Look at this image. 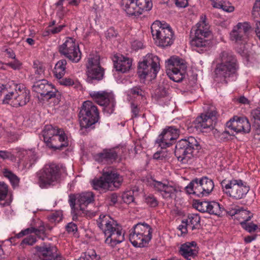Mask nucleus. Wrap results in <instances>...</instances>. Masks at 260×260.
<instances>
[{
  "mask_svg": "<svg viewBox=\"0 0 260 260\" xmlns=\"http://www.w3.org/2000/svg\"><path fill=\"white\" fill-rule=\"evenodd\" d=\"M250 213L249 211L243 210V208H241V209H239L236 218L240 222V221L246 219L248 216H250Z\"/></svg>",
  "mask_w": 260,
  "mask_h": 260,
  "instance_id": "nucleus-46",
  "label": "nucleus"
},
{
  "mask_svg": "<svg viewBox=\"0 0 260 260\" xmlns=\"http://www.w3.org/2000/svg\"><path fill=\"white\" fill-rule=\"evenodd\" d=\"M60 130L62 129L54 127L52 125H45L42 132V135L46 144L48 143L55 135L59 134Z\"/></svg>",
  "mask_w": 260,
  "mask_h": 260,
  "instance_id": "nucleus-32",
  "label": "nucleus"
},
{
  "mask_svg": "<svg viewBox=\"0 0 260 260\" xmlns=\"http://www.w3.org/2000/svg\"><path fill=\"white\" fill-rule=\"evenodd\" d=\"M94 195L92 192L87 191L82 192L80 194H70L69 196V203L71 209L74 212L78 210L76 207V201L79 205L80 210L84 211L83 206H86L89 204L94 201Z\"/></svg>",
  "mask_w": 260,
  "mask_h": 260,
  "instance_id": "nucleus-18",
  "label": "nucleus"
},
{
  "mask_svg": "<svg viewBox=\"0 0 260 260\" xmlns=\"http://www.w3.org/2000/svg\"><path fill=\"white\" fill-rule=\"evenodd\" d=\"M29 100V90L25 87H22V89L19 87L15 90V96L11 102V105L14 107L23 106L28 103Z\"/></svg>",
  "mask_w": 260,
  "mask_h": 260,
  "instance_id": "nucleus-25",
  "label": "nucleus"
},
{
  "mask_svg": "<svg viewBox=\"0 0 260 260\" xmlns=\"http://www.w3.org/2000/svg\"><path fill=\"white\" fill-rule=\"evenodd\" d=\"M35 249L39 253L41 260H62L60 255L57 253V248L50 244L36 246Z\"/></svg>",
  "mask_w": 260,
  "mask_h": 260,
  "instance_id": "nucleus-22",
  "label": "nucleus"
},
{
  "mask_svg": "<svg viewBox=\"0 0 260 260\" xmlns=\"http://www.w3.org/2000/svg\"><path fill=\"white\" fill-rule=\"evenodd\" d=\"M166 182L167 181L163 182L153 180L150 185L155 191L159 192L163 198H173L176 196V188Z\"/></svg>",
  "mask_w": 260,
  "mask_h": 260,
  "instance_id": "nucleus-21",
  "label": "nucleus"
},
{
  "mask_svg": "<svg viewBox=\"0 0 260 260\" xmlns=\"http://www.w3.org/2000/svg\"><path fill=\"white\" fill-rule=\"evenodd\" d=\"M115 58L114 60V67L116 71L125 73L131 68L132 60L129 58L121 55L120 57H115Z\"/></svg>",
  "mask_w": 260,
  "mask_h": 260,
  "instance_id": "nucleus-30",
  "label": "nucleus"
},
{
  "mask_svg": "<svg viewBox=\"0 0 260 260\" xmlns=\"http://www.w3.org/2000/svg\"><path fill=\"white\" fill-rule=\"evenodd\" d=\"M97 224L99 228L103 230L104 234H108L109 230L113 229L114 225H117L115 221L111 219L110 216L101 215L96 221Z\"/></svg>",
  "mask_w": 260,
  "mask_h": 260,
  "instance_id": "nucleus-29",
  "label": "nucleus"
},
{
  "mask_svg": "<svg viewBox=\"0 0 260 260\" xmlns=\"http://www.w3.org/2000/svg\"><path fill=\"white\" fill-rule=\"evenodd\" d=\"M49 220L51 222H59L61 218L59 216V213L58 212H55L52 213L48 216Z\"/></svg>",
  "mask_w": 260,
  "mask_h": 260,
  "instance_id": "nucleus-56",
  "label": "nucleus"
},
{
  "mask_svg": "<svg viewBox=\"0 0 260 260\" xmlns=\"http://www.w3.org/2000/svg\"><path fill=\"white\" fill-rule=\"evenodd\" d=\"M86 69V81L88 83H94L103 79L104 70L100 65L99 56L90 55Z\"/></svg>",
  "mask_w": 260,
  "mask_h": 260,
  "instance_id": "nucleus-12",
  "label": "nucleus"
},
{
  "mask_svg": "<svg viewBox=\"0 0 260 260\" xmlns=\"http://www.w3.org/2000/svg\"><path fill=\"white\" fill-rule=\"evenodd\" d=\"M217 112L214 106H210L205 114H201L193 121L194 127L197 130L207 132L208 130L212 129L216 120Z\"/></svg>",
  "mask_w": 260,
  "mask_h": 260,
  "instance_id": "nucleus-11",
  "label": "nucleus"
},
{
  "mask_svg": "<svg viewBox=\"0 0 260 260\" xmlns=\"http://www.w3.org/2000/svg\"><path fill=\"white\" fill-rule=\"evenodd\" d=\"M159 59L155 55L150 54L146 56L138 66L137 75L141 80H145L147 77L150 79L156 78L159 70Z\"/></svg>",
  "mask_w": 260,
  "mask_h": 260,
  "instance_id": "nucleus-7",
  "label": "nucleus"
},
{
  "mask_svg": "<svg viewBox=\"0 0 260 260\" xmlns=\"http://www.w3.org/2000/svg\"><path fill=\"white\" fill-rule=\"evenodd\" d=\"M15 96V92H11L5 95L4 99L3 100V103L5 104H10L12 101L14 99Z\"/></svg>",
  "mask_w": 260,
  "mask_h": 260,
  "instance_id": "nucleus-58",
  "label": "nucleus"
},
{
  "mask_svg": "<svg viewBox=\"0 0 260 260\" xmlns=\"http://www.w3.org/2000/svg\"><path fill=\"white\" fill-rule=\"evenodd\" d=\"M107 199L109 200V205L113 206L118 202V195L116 193H112L107 196Z\"/></svg>",
  "mask_w": 260,
  "mask_h": 260,
  "instance_id": "nucleus-54",
  "label": "nucleus"
},
{
  "mask_svg": "<svg viewBox=\"0 0 260 260\" xmlns=\"http://www.w3.org/2000/svg\"><path fill=\"white\" fill-rule=\"evenodd\" d=\"M221 63L217 64L214 70V80L217 83L228 84L229 79L234 75L238 66L236 57L229 50L223 51L219 55Z\"/></svg>",
  "mask_w": 260,
  "mask_h": 260,
  "instance_id": "nucleus-1",
  "label": "nucleus"
},
{
  "mask_svg": "<svg viewBox=\"0 0 260 260\" xmlns=\"http://www.w3.org/2000/svg\"><path fill=\"white\" fill-rule=\"evenodd\" d=\"M221 185L226 194L236 200L243 198L249 190V187L244 185L240 179H232L228 182L223 180Z\"/></svg>",
  "mask_w": 260,
  "mask_h": 260,
  "instance_id": "nucleus-10",
  "label": "nucleus"
},
{
  "mask_svg": "<svg viewBox=\"0 0 260 260\" xmlns=\"http://www.w3.org/2000/svg\"><path fill=\"white\" fill-rule=\"evenodd\" d=\"M11 62L6 63L5 64L14 70H19L22 68V63L18 59H13Z\"/></svg>",
  "mask_w": 260,
  "mask_h": 260,
  "instance_id": "nucleus-45",
  "label": "nucleus"
},
{
  "mask_svg": "<svg viewBox=\"0 0 260 260\" xmlns=\"http://www.w3.org/2000/svg\"><path fill=\"white\" fill-rule=\"evenodd\" d=\"M152 229L149 224L138 223L131 230L129 239L135 247H144L152 239Z\"/></svg>",
  "mask_w": 260,
  "mask_h": 260,
  "instance_id": "nucleus-6",
  "label": "nucleus"
},
{
  "mask_svg": "<svg viewBox=\"0 0 260 260\" xmlns=\"http://www.w3.org/2000/svg\"><path fill=\"white\" fill-rule=\"evenodd\" d=\"M80 134L86 135L95 128L100 119L97 107L91 101L83 102L78 114Z\"/></svg>",
  "mask_w": 260,
  "mask_h": 260,
  "instance_id": "nucleus-2",
  "label": "nucleus"
},
{
  "mask_svg": "<svg viewBox=\"0 0 260 260\" xmlns=\"http://www.w3.org/2000/svg\"><path fill=\"white\" fill-rule=\"evenodd\" d=\"M67 62L66 59H60L55 64L53 73L56 78H61L66 73Z\"/></svg>",
  "mask_w": 260,
  "mask_h": 260,
  "instance_id": "nucleus-34",
  "label": "nucleus"
},
{
  "mask_svg": "<svg viewBox=\"0 0 260 260\" xmlns=\"http://www.w3.org/2000/svg\"><path fill=\"white\" fill-rule=\"evenodd\" d=\"M126 150L125 147L121 148H112L109 149H104L101 153L96 155V160L99 162H107L112 163L115 161L118 157V154L120 152H123Z\"/></svg>",
  "mask_w": 260,
  "mask_h": 260,
  "instance_id": "nucleus-23",
  "label": "nucleus"
},
{
  "mask_svg": "<svg viewBox=\"0 0 260 260\" xmlns=\"http://www.w3.org/2000/svg\"><path fill=\"white\" fill-rule=\"evenodd\" d=\"M258 13L260 16V0H255L253 7V15Z\"/></svg>",
  "mask_w": 260,
  "mask_h": 260,
  "instance_id": "nucleus-61",
  "label": "nucleus"
},
{
  "mask_svg": "<svg viewBox=\"0 0 260 260\" xmlns=\"http://www.w3.org/2000/svg\"><path fill=\"white\" fill-rule=\"evenodd\" d=\"M109 182L105 179V176L103 175L98 178H94L91 181V184L93 188L95 190H100L101 189L109 190Z\"/></svg>",
  "mask_w": 260,
  "mask_h": 260,
  "instance_id": "nucleus-36",
  "label": "nucleus"
},
{
  "mask_svg": "<svg viewBox=\"0 0 260 260\" xmlns=\"http://www.w3.org/2000/svg\"><path fill=\"white\" fill-rule=\"evenodd\" d=\"M251 26L248 22H239L230 34V39L237 44L245 42Z\"/></svg>",
  "mask_w": 260,
  "mask_h": 260,
  "instance_id": "nucleus-20",
  "label": "nucleus"
},
{
  "mask_svg": "<svg viewBox=\"0 0 260 260\" xmlns=\"http://www.w3.org/2000/svg\"><path fill=\"white\" fill-rule=\"evenodd\" d=\"M66 172V169L61 165L54 163L46 164L38 174V184L42 188H46L60 181L61 176Z\"/></svg>",
  "mask_w": 260,
  "mask_h": 260,
  "instance_id": "nucleus-4",
  "label": "nucleus"
},
{
  "mask_svg": "<svg viewBox=\"0 0 260 260\" xmlns=\"http://www.w3.org/2000/svg\"><path fill=\"white\" fill-rule=\"evenodd\" d=\"M187 228H189L188 223L185 220H182V224L179 225L178 229L181 232L182 234H186L187 233Z\"/></svg>",
  "mask_w": 260,
  "mask_h": 260,
  "instance_id": "nucleus-60",
  "label": "nucleus"
},
{
  "mask_svg": "<svg viewBox=\"0 0 260 260\" xmlns=\"http://www.w3.org/2000/svg\"><path fill=\"white\" fill-rule=\"evenodd\" d=\"M93 100L103 107V111L110 115L113 113L116 102L112 94L106 91H92L89 93Z\"/></svg>",
  "mask_w": 260,
  "mask_h": 260,
  "instance_id": "nucleus-14",
  "label": "nucleus"
},
{
  "mask_svg": "<svg viewBox=\"0 0 260 260\" xmlns=\"http://www.w3.org/2000/svg\"><path fill=\"white\" fill-rule=\"evenodd\" d=\"M37 241L36 238L35 236H29L26 238H25L21 242V245H34Z\"/></svg>",
  "mask_w": 260,
  "mask_h": 260,
  "instance_id": "nucleus-50",
  "label": "nucleus"
},
{
  "mask_svg": "<svg viewBox=\"0 0 260 260\" xmlns=\"http://www.w3.org/2000/svg\"><path fill=\"white\" fill-rule=\"evenodd\" d=\"M3 173L4 176L10 180L13 188L18 186L20 179L15 174L7 169H5Z\"/></svg>",
  "mask_w": 260,
  "mask_h": 260,
  "instance_id": "nucleus-41",
  "label": "nucleus"
},
{
  "mask_svg": "<svg viewBox=\"0 0 260 260\" xmlns=\"http://www.w3.org/2000/svg\"><path fill=\"white\" fill-rule=\"evenodd\" d=\"M219 9H222L223 11L228 12H232L234 10V7L230 5V4H226L225 2H223L222 4V7H221Z\"/></svg>",
  "mask_w": 260,
  "mask_h": 260,
  "instance_id": "nucleus-59",
  "label": "nucleus"
},
{
  "mask_svg": "<svg viewBox=\"0 0 260 260\" xmlns=\"http://www.w3.org/2000/svg\"><path fill=\"white\" fill-rule=\"evenodd\" d=\"M206 19L205 16L201 17V20L197 24L195 37L190 41V44L192 47L201 48V51L207 50L211 44L210 40L206 39L211 34L209 30V26L206 22Z\"/></svg>",
  "mask_w": 260,
  "mask_h": 260,
  "instance_id": "nucleus-8",
  "label": "nucleus"
},
{
  "mask_svg": "<svg viewBox=\"0 0 260 260\" xmlns=\"http://www.w3.org/2000/svg\"><path fill=\"white\" fill-rule=\"evenodd\" d=\"M145 202L150 207H156L158 205V201L153 194L145 196Z\"/></svg>",
  "mask_w": 260,
  "mask_h": 260,
  "instance_id": "nucleus-43",
  "label": "nucleus"
},
{
  "mask_svg": "<svg viewBox=\"0 0 260 260\" xmlns=\"http://www.w3.org/2000/svg\"><path fill=\"white\" fill-rule=\"evenodd\" d=\"M201 149L199 142L190 136L178 141L175 146V155L182 164H188Z\"/></svg>",
  "mask_w": 260,
  "mask_h": 260,
  "instance_id": "nucleus-3",
  "label": "nucleus"
},
{
  "mask_svg": "<svg viewBox=\"0 0 260 260\" xmlns=\"http://www.w3.org/2000/svg\"><path fill=\"white\" fill-rule=\"evenodd\" d=\"M128 93L133 95L143 96L144 91L141 88L140 86L133 87L128 90Z\"/></svg>",
  "mask_w": 260,
  "mask_h": 260,
  "instance_id": "nucleus-51",
  "label": "nucleus"
},
{
  "mask_svg": "<svg viewBox=\"0 0 260 260\" xmlns=\"http://www.w3.org/2000/svg\"><path fill=\"white\" fill-rule=\"evenodd\" d=\"M198 248L195 241L186 242L180 247L179 253L186 260H191L197 256Z\"/></svg>",
  "mask_w": 260,
  "mask_h": 260,
  "instance_id": "nucleus-28",
  "label": "nucleus"
},
{
  "mask_svg": "<svg viewBox=\"0 0 260 260\" xmlns=\"http://www.w3.org/2000/svg\"><path fill=\"white\" fill-rule=\"evenodd\" d=\"M103 175L105 176V179L109 182V190H113L118 189L122 185L123 181V177L115 171L110 170L104 171Z\"/></svg>",
  "mask_w": 260,
  "mask_h": 260,
  "instance_id": "nucleus-27",
  "label": "nucleus"
},
{
  "mask_svg": "<svg viewBox=\"0 0 260 260\" xmlns=\"http://www.w3.org/2000/svg\"><path fill=\"white\" fill-rule=\"evenodd\" d=\"M161 149V150L157 151L153 154V157L154 159L162 160L167 157L168 152L166 149Z\"/></svg>",
  "mask_w": 260,
  "mask_h": 260,
  "instance_id": "nucleus-48",
  "label": "nucleus"
},
{
  "mask_svg": "<svg viewBox=\"0 0 260 260\" xmlns=\"http://www.w3.org/2000/svg\"><path fill=\"white\" fill-rule=\"evenodd\" d=\"M180 130L176 126H171L165 128L155 141L161 149H166L172 145L174 141L178 138Z\"/></svg>",
  "mask_w": 260,
  "mask_h": 260,
  "instance_id": "nucleus-17",
  "label": "nucleus"
},
{
  "mask_svg": "<svg viewBox=\"0 0 260 260\" xmlns=\"http://www.w3.org/2000/svg\"><path fill=\"white\" fill-rule=\"evenodd\" d=\"M46 145L54 150H62L69 145L68 137L63 130H60L59 134L55 135Z\"/></svg>",
  "mask_w": 260,
  "mask_h": 260,
  "instance_id": "nucleus-24",
  "label": "nucleus"
},
{
  "mask_svg": "<svg viewBox=\"0 0 260 260\" xmlns=\"http://www.w3.org/2000/svg\"><path fill=\"white\" fill-rule=\"evenodd\" d=\"M214 184L213 180L206 176L201 178H195L185 187L188 194H193L197 197L209 195L213 190Z\"/></svg>",
  "mask_w": 260,
  "mask_h": 260,
  "instance_id": "nucleus-9",
  "label": "nucleus"
},
{
  "mask_svg": "<svg viewBox=\"0 0 260 260\" xmlns=\"http://www.w3.org/2000/svg\"><path fill=\"white\" fill-rule=\"evenodd\" d=\"M252 217V216H248L246 219L240 221V224L242 227L249 233L255 231L257 228L258 226L253 223H247V221H249Z\"/></svg>",
  "mask_w": 260,
  "mask_h": 260,
  "instance_id": "nucleus-42",
  "label": "nucleus"
},
{
  "mask_svg": "<svg viewBox=\"0 0 260 260\" xmlns=\"http://www.w3.org/2000/svg\"><path fill=\"white\" fill-rule=\"evenodd\" d=\"M66 229L69 233L75 234L76 232H77L78 228L76 224L71 222L68 223L66 226Z\"/></svg>",
  "mask_w": 260,
  "mask_h": 260,
  "instance_id": "nucleus-53",
  "label": "nucleus"
},
{
  "mask_svg": "<svg viewBox=\"0 0 260 260\" xmlns=\"http://www.w3.org/2000/svg\"><path fill=\"white\" fill-rule=\"evenodd\" d=\"M117 32L113 27H110L106 32V37L107 38L111 39L117 37Z\"/></svg>",
  "mask_w": 260,
  "mask_h": 260,
  "instance_id": "nucleus-57",
  "label": "nucleus"
},
{
  "mask_svg": "<svg viewBox=\"0 0 260 260\" xmlns=\"http://www.w3.org/2000/svg\"><path fill=\"white\" fill-rule=\"evenodd\" d=\"M207 213L210 214L220 217L224 215L225 209L217 202L209 201Z\"/></svg>",
  "mask_w": 260,
  "mask_h": 260,
  "instance_id": "nucleus-33",
  "label": "nucleus"
},
{
  "mask_svg": "<svg viewBox=\"0 0 260 260\" xmlns=\"http://www.w3.org/2000/svg\"><path fill=\"white\" fill-rule=\"evenodd\" d=\"M252 117V127L255 132L257 134H260V108H257L253 109L251 112Z\"/></svg>",
  "mask_w": 260,
  "mask_h": 260,
  "instance_id": "nucleus-35",
  "label": "nucleus"
},
{
  "mask_svg": "<svg viewBox=\"0 0 260 260\" xmlns=\"http://www.w3.org/2000/svg\"><path fill=\"white\" fill-rule=\"evenodd\" d=\"M135 2L137 5V8L139 10L140 14H142L144 11L150 10L152 7L151 0H135Z\"/></svg>",
  "mask_w": 260,
  "mask_h": 260,
  "instance_id": "nucleus-38",
  "label": "nucleus"
},
{
  "mask_svg": "<svg viewBox=\"0 0 260 260\" xmlns=\"http://www.w3.org/2000/svg\"><path fill=\"white\" fill-rule=\"evenodd\" d=\"M239 209L237 208H232L229 209V210H225L224 211V214L226 213V214L233 216H237V215L239 212Z\"/></svg>",
  "mask_w": 260,
  "mask_h": 260,
  "instance_id": "nucleus-62",
  "label": "nucleus"
},
{
  "mask_svg": "<svg viewBox=\"0 0 260 260\" xmlns=\"http://www.w3.org/2000/svg\"><path fill=\"white\" fill-rule=\"evenodd\" d=\"M59 82L60 84L64 86H72L74 84V81L73 79L70 78H63V77L59 79Z\"/></svg>",
  "mask_w": 260,
  "mask_h": 260,
  "instance_id": "nucleus-52",
  "label": "nucleus"
},
{
  "mask_svg": "<svg viewBox=\"0 0 260 260\" xmlns=\"http://www.w3.org/2000/svg\"><path fill=\"white\" fill-rule=\"evenodd\" d=\"M134 192L132 190H128L123 192L121 196V198L124 203L129 204L134 201V197L133 196Z\"/></svg>",
  "mask_w": 260,
  "mask_h": 260,
  "instance_id": "nucleus-44",
  "label": "nucleus"
},
{
  "mask_svg": "<svg viewBox=\"0 0 260 260\" xmlns=\"http://www.w3.org/2000/svg\"><path fill=\"white\" fill-rule=\"evenodd\" d=\"M185 65L179 57H172L168 61L166 73L174 82H181L185 76Z\"/></svg>",
  "mask_w": 260,
  "mask_h": 260,
  "instance_id": "nucleus-13",
  "label": "nucleus"
},
{
  "mask_svg": "<svg viewBox=\"0 0 260 260\" xmlns=\"http://www.w3.org/2000/svg\"><path fill=\"white\" fill-rule=\"evenodd\" d=\"M65 27V25H60L58 27H55L53 28H50L48 30L49 32L52 34H55L61 31V30Z\"/></svg>",
  "mask_w": 260,
  "mask_h": 260,
  "instance_id": "nucleus-63",
  "label": "nucleus"
},
{
  "mask_svg": "<svg viewBox=\"0 0 260 260\" xmlns=\"http://www.w3.org/2000/svg\"><path fill=\"white\" fill-rule=\"evenodd\" d=\"M34 68L36 69L35 72V77H34L35 80L40 79V78L44 77L45 67L43 63L36 60L34 62Z\"/></svg>",
  "mask_w": 260,
  "mask_h": 260,
  "instance_id": "nucleus-39",
  "label": "nucleus"
},
{
  "mask_svg": "<svg viewBox=\"0 0 260 260\" xmlns=\"http://www.w3.org/2000/svg\"><path fill=\"white\" fill-rule=\"evenodd\" d=\"M34 228H27L24 230H22L19 233L16 235L17 238H20L24 236L28 235L31 233H34Z\"/></svg>",
  "mask_w": 260,
  "mask_h": 260,
  "instance_id": "nucleus-55",
  "label": "nucleus"
},
{
  "mask_svg": "<svg viewBox=\"0 0 260 260\" xmlns=\"http://www.w3.org/2000/svg\"><path fill=\"white\" fill-rule=\"evenodd\" d=\"M8 192V186L4 182H0V201L4 200Z\"/></svg>",
  "mask_w": 260,
  "mask_h": 260,
  "instance_id": "nucleus-47",
  "label": "nucleus"
},
{
  "mask_svg": "<svg viewBox=\"0 0 260 260\" xmlns=\"http://www.w3.org/2000/svg\"><path fill=\"white\" fill-rule=\"evenodd\" d=\"M176 5L180 8H185L187 6V0H173Z\"/></svg>",
  "mask_w": 260,
  "mask_h": 260,
  "instance_id": "nucleus-64",
  "label": "nucleus"
},
{
  "mask_svg": "<svg viewBox=\"0 0 260 260\" xmlns=\"http://www.w3.org/2000/svg\"><path fill=\"white\" fill-rule=\"evenodd\" d=\"M117 225H114L113 229L108 231L109 233L105 234L106 237L105 243L112 247H114L117 244L121 243L124 240V235L122 234L121 230Z\"/></svg>",
  "mask_w": 260,
  "mask_h": 260,
  "instance_id": "nucleus-26",
  "label": "nucleus"
},
{
  "mask_svg": "<svg viewBox=\"0 0 260 260\" xmlns=\"http://www.w3.org/2000/svg\"><path fill=\"white\" fill-rule=\"evenodd\" d=\"M58 51L61 54L75 62H78L81 57L79 46L72 38H67L64 43L59 46Z\"/></svg>",
  "mask_w": 260,
  "mask_h": 260,
  "instance_id": "nucleus-15",
  "label": "nucleus"
},
{
  "mask_svg": "<svg viewBox=\"0 0 260 260\" xmlns=\"http://www.w3.org/2000/svg\"><path fill=\"white\" fill-rule=\"evenodd\" d=\"M32 88L34 91L40 93L42 98L47 100L55 98L57 92L54 87L44 79L36 80Z\"/></svg>",
  "mask_w": 260,
  "mask_h": 260,
  "instance_id": "nucleus-19",
  "label": "nucleus"
},
{
  "mask_svg": "<svg viewBox=\"0 0 260 260\" xmlns=\"http://www.w3.org/2000/svg\"><path fill=\"white\" fill-rule=\"evenodd\" d=\"M200 216L198 214H190L188 215L187 218L185 220L188 223V227L191 230L199 229L200 227Z\"/></svg>",
  "mask_w": 260,
  "mask_h": 260,
  "instance_id": "nucleus-37",
  "label": "nucleus"
},
{
  "mask_svg": "<svg viewBox=\"0 0 260 260\" xmlns=\"http://www.w3.org/2000/svg\"><path fill=\"white\" fill-rule=\"evenodd\" d=\"M135 0H122L121 6L126 14L129 16H139L140 13L137 9V5L135 2Z\"/></svg>",
  "mask_w": 260,
  "mask_h": 260,
  "instance_id": "nucleus-31",
  "label": "nucleus"
},
{
  "mask_svg": "<svg viewBox=\"0 0 260 260\" xmlns=\"http://www.w3.org/2000/svg\"><path fill=\"white\" fill-rule=\"evenodd\" d=\"M151 31L159 46H170L174 40V32L169 24L158 20L154 21L151 26Z\"/></svg>",
  "mask_w": 260,
  "mask_h": 260,
  "instance_id": "nucleus-5",
  "label": "nucleus"
},
{
  "mask_svg": "<svg viewBox=\"0 0 260 260\" xmlns=\"http://www.w3.org/2000/svg\"><path fill=\"white\" fill-rule=\"evenodd\" d=\"M226 125L230 131H225V133L231 136H234V133L247 134L251 130L250 123L245 117L234 116L226 123Z\"/></svg>",
  "mask_w": 260,
  "mask_h": 260,
  "instance_id": "nucleus-16",
  "label": "nucleus"
},
{
  "mask_svg": "<svg viewBox=\"0 0 260 260\" xmlns=\"http://www.w3.org/2000/svg\"><path fill=\"white\" fill-rule=\"evenodd\" d=\"M45 229L44 225L40 226L38 229L34 228V233H35L39 238L44 240V238L46 237Z\"/></svg>",
  "mask_w": 260,
  "mask_h": 260,
  "instance_id": "nucleus-49",
  "label": "nucleus"
},
{
  "mask_svg": "<svg viewBox=\"0 0 260 260\" xmlns=\"http://www.w3.org/2000/svg\"><path fill=\"white\" fill-rule=\"evenodd\" d=\"M209 202V201H203L199 200H194L192 206L201 212L207 213Z\"/></svg>",
  "mask_w": 260,
  "mask_h": 260,
  "instance_id": "nucleus-40",
  "label": "nucleus"
}]
</instances>
